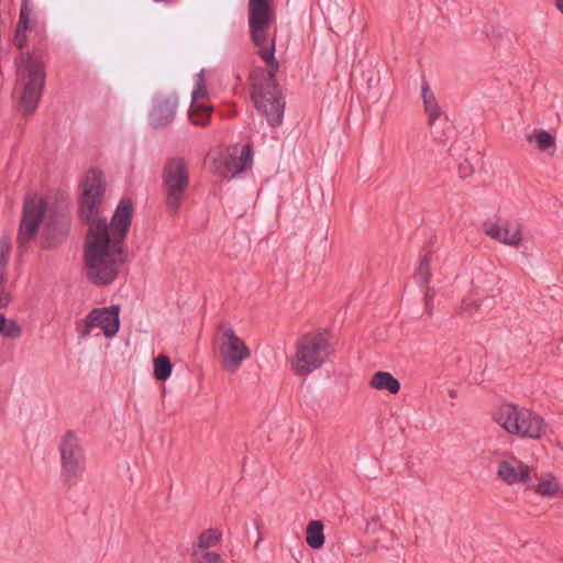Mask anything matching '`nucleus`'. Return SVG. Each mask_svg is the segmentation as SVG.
Segmentation results:
<instances>
[{"instance_id": "1", "label": "nucleus", "mask_w": 563, "mask_h": 563, "mask_svg": "<svg viewBox=\"0 0 563 563\" xmlns=\"http://www.w3.org/2000/svg\"><path fill=\"white\" fill-rule=\"evenodd\" d=\"M132 212V201L123 198L109 224L96 222L88 229L84 268L92 284L109 285L118 277L124 264V240L131 225Z\"/></svg>"}, {"instance_id": "2", "label": "nucleus", "mask_w": 563, "mask_h": 563, "mask_svg": "<svg viewBox=\"0 0 563 563\" xmlns=\"http://www.w3.org/2000/svg\"><path fill=\"white\" fill-rule=\"evenodd\" d=\"M276 45L272 41L269 45L256 47V54L267 66V75L264 81L253 85L251 99L256 110L266 119L272 128L279 126L285 111V99L276 80L279 63L275 56Z\"/></svg>"}, {"instance_id": "3", "label": "nucleus", "mask_w": 563, "mask_h": 563, "mask_svg": "<svg viewBox=\"0 0 563 563\" xmlns=\"http://www.w3.org/2000/svg\"><path fill=\"white\" fill-rule=\"evenodd\" d=\"M46 74L41 60L29 54L22 57L16 67V86L19 93L18 108L24 115L34 113L37 109Z\"/></svg>"}, {"instance_id": "4", "label": "nucleus", "mask_w": 563, "mask_h": 563, "mask_svg": "<svg viewBox=\"0 0 563 563\" xmlns=\"http://www.w3.org/2000/svg\"><path fill=\"white\" fill-rule=\"evenodd\" d=\"M493 419L508 433L540 439L545 422L538 413L512 404H503L493 413Z\"/></svg>"}, {"instance_id": "5", "label": "nucleus", "mask_w": 563, "mask_h": 563, "mask_svg": "<svg viewBox=\"0 0 563 563\" xmlns=\"http://www.w3.org/2000/svg\"><path fill=\"white\" fill-rule=\"evenodd\" d=\"M292 368L297 375H307L321 367L332 352L327 332L305 334L296 344Z\"/></svg>"}, {"instance_id": "6", "label": "nucleus", "mask_w": 563, "mask_h": 563, "mask_svg": "<svg viewBox=\"0 0 563 563\" xmlns=\"http://www.w3.org/2000/svg\"><path fill=\"white\" fill-rule=\"evenodd\" d=\"M163 187L165 189V205L173 216L178 213L183 198L189 185L188 167L184 158L168 159L163 169Z\"/></svg>"}, {"instance_id": "7", "label": "nucleus", "mask_w": 563, "mask_h": 563, "mask_svg": "<svg viewBox=\"0 0 563 563\" xmlns=\"http://www.w3.org/2000/svg\"><path fill=\"white\" fill-rule=\"evenodd\" d=\"M205 164L210 173L232 179L246 168V144L212 148L208 152Z\"/></svg>"}, {"instance_id": "8", "label": "nucleus", "mask_w": 563, "mask_h": 563, "mask_svg": "<svg viewBox=\"0 0 563 563\" xmlns=\"http://www.w3.org/2000/svg\"><path fill=\"white\" fill-rule=\"evenodd\" d=\"M214 354L223 371L235 373L246 357V345L227 323L219 325L214 339Z\"/></svg>"}, {"instance_id": "9", "label": "nucleus", "mask_w": 563, "mask_h": 563, "mask_svg": "<svg viewBox=\"0 0 563 563\" xmlns=\"http://www.w3.org/2000/svg\"><path fill=\"white\" fill-rule=\"evenodd\" d=\"M60 455V478L68 485H75L81 477L85 468V453L79 438L67 431L58 443Z\"/></svg>"}, {"instance_id": "10", "label": "nucleus", "mask_w": 563, "mask_h": 563, "mask_svg": "<svg viewBox=\"0 0 563 563\" xmlns=\"http://www.w3.org/2000/svg\"><path fill=\"white\" fill-rule=\"evenodd\" d=\"M81 196L79 199L80 218L90 225L96 222H106L99 219V209L106 194V180L100 170H89L81 181Z\"/></svg>"}, {"instance_id": "11", "label": "nucleus", "mask_w": 563, "mask_h": 563, "mask_svg": "<svg viewBox=\"0 0 563 563\" xmlns=\"http://www.w3.org/2000/svg\"><path fill=\"white\" fill-rule=\"evenodd\" d=\"M275 20L273 0H249V33L255 47H264L276 42L269 30Z\"/></svg>"}, {"instance_id": "12", "label": "nucleus", "mask_w": 563, "mask_h": 563, "mask_svg": "<svg viewBox=\"0 0 563 563\" xmlns=\"http://www.w3.org/2000/svg\"><path fill=\"white\" fill-rule=\"evenodd\" d=\"M45 211L46 202L41 196L34 194L25 197L16 238L19 247H25L35 239Z\"/></svg>"}, {"instance_id": "13", "label": "nucleus", "mask_w": 563, "mask_h": 563, "mask_svg": "<svg viewBox=\"0 0 563 563\" xmlns=\"http://www.w3.org/2000/svg\"><path fill=\"white\" fill-rule=\"evenodd\" d=\"M119 312V306L92 309L85 319L81 336L91 335L95 329H100L106 338L114 336L120 328Z\"/></svg>"}, {"instance_id": "14", "label": "nucleus", "mask_w": 563, "mask_h": 563, "mask_svg": "<svg viewBox=\"0 0 563 563\" xmlns=\"http://www.w3.org/2000/svg\"><path fill=\"white\" fill-rule=\"evenodd\" d=\"M484 232L492 239L510 246H518L523 240L521 227L517 222H494L483 223Z\"/></svg>"}, {"instance_id": "15", "label": "nucleus", "mask_w": 563, "mask_h": 563, "mask_svg": "<svg viewBox=\"0 0 563 563\" xmlns=\"http://www.w3.org/2000/svg\"><path fill=\"white\" fill-rule=\"evenodd\" d=\"M177 98L174 96L157 100L153 104L148 120L154 128H163L170 123L176 113Z\"/></svg>"}, {"instance_id": "16", "label": "nucleus", "mask_w": 563, "mask_h": 563, "mask_svg": "<svg viewBox=\"0 0 563 563\" xmlns=\"http://www.w3.org/2000/svg\"><path fill=\"white\" fill-rule=\"evenodd\" d=\"M498 476L507 484L528 483L530 482V468L522 462H518V466H514L508 461H503L498 466Z\"/></svg>"}, {"instance_id": "17", "label": "nucleus", "mask_w": 563, "mask_h": 563, "mask_svg": "<svg viewBox=\"0 0 563 563\" xmlns=\"http://www.w3.org/2000/svg\"><path fill=\"white\" fill-rule=\"evenodd\" d=\"M67 234L68 225L65 220L51 222L44 228L42 246L44 249H55L65 241Z\"/></svg>"}, {"instance_id": "18", "label": "nucleus", "mask_w": 563, "mask_h": 563, "mask_svg": "<svg viewBox=\"0 0 563 563\" xmlns=\"http://www.w3.org/2000/svg\"><path fill=\"white\" fill-rule=\"evenodd\" d=\"M369 385L378 390H388L390 394H397L401 387L400 382L396 377L384 371L376 372L372 376Z\"/></svg>"}, {"instance_id": "19", "label": "nucleus", "mask_w": 563, "mask_h": 563, "mask_svg": "<svg viewBox=\"0 0 563 563\" xmlns=\"http://www.w3.org/2000/svg\"><path fill=\"white\" fill-rule=\"evenodd\" d=\"M323 523L320 520H311L306 529V542L314 550L321 549L324 544L325 538L323 533Z\"/></svg>"}, {"instance_id": "20", "label": "nucleus", "mask_w": 563, "mask_h": 563, "mask_svg": "<svg viewBox=\"0 0 563 563\" xmlns=\"http://www.w3.org/2000/svg\"><path fill=\"white\" fill-rule=\"evenodd\" d=\"M422 100L424 111L429 117V122L430 124H432L435 121V119L440 117L441 111L433 92L430 90L428 82H424L422 85Z\"/></svg>"}, {"instance_id": "21", "label": "nucleus", "mask_w": 563, "mask_h": 563, "mask_svg": "<svg viewBox=\"0 0 563 563\" xmlns=\"http://www.w3.org/2000/svg\"><path fill=\"white\" fill-rule=\"evenodd\" d=\"M222 540V532L217 528H209L201 531L192 542L191 547L213 549Z\"/></svg>"}, {"instance_id": "22", "label": "nucleus", "mask_w": 563, "mask_h": 563, "mask_svg": "<svg viewBox=\"0 0 563 563\" xmlns=\"http://www.w3.org/2000/svg\"><path fill=\"white\" fill-rule=\"evenodd\" d=\"M192 563H222V555L210 548L191 547Z\"/></svg>"}, {"instance_id": "23", "label": "nucleus", "mask_w": 563, "mask_h": 563, "mask_svg": "<svg viewBox=\"0 0 563 563\" xmlns=\"http://www.w3.org/2000/svg\"><path fill=\"white\" fill-rule=\"evenodd\" d=\"M153 364L154 377L157 380H166L170 376L173 364L166 355H158L157 357L154 358Z\"/></svg>"}, {"instance_id": "24", "label": "nucleus", "mask_w": 563, "mask_h": 563, "mask_svg": "<svg viewBox=\"0 0 563 563\" xmlns=\"http://www.w3.org/2000/svg\"><path fill=\"white\" fill-rule=\"evenodd\" d=\"M0 334L10 339H18L22 334L20 324L13 319H7L0 313Z\"/></svg>"}, {"instance_id": "25", "label": "nucleus", "mask_w": 563, "mask_h": 563, "mask_svg": "<svg viewBox=\"0 0 563 563\" xmlns=\"http://www.w3.org/2000/svg\"><path fill=\"white\" fill-rule=\"evenodd\" d=\"M533 137L537 141L538 148L541 151H547L554 146V136L545 130H536L532 134L527 135L529 142H531Z\"/></svg>"}, {"instance_id": "26", "label": "nucleus", "mask_w": 563, "mask_h": 563, "mask_svg": "<svg viewBox=\"0 0 563 563\" xmlns=\"http://www.w3.org/2000/svg\"><path fill=\"white\" fill-rule=\"evenodd\" d=\"M415 280L420 287H426L430 280V260L423 255L419 260V265L415 274Z\"/></svg>"}, {"instance_id": "27", "label": "nucleus", "mask_w": 563, "mask_h": 563, "mask_svg": "<svg viewBox=\"0 0 563 563\" xmlns=\"http://www.w3.org/2000/svg\"><path fill=\"white\" fill-rule=\"evenodd\" d=\"M32 7L30 0H23L20 9L19 14V22L16 27H19V32H26L31 29V14H32Z\"/></svg>"}, {"instance_id": "28", "label": "nucleus", "mask_w": 563, "mask_h": 563, "mask_svg": "<svg viewBox=\"0 0 563 563\" xmlns=\"http://www.w3.org/2000/svg\"><path fill=\"white\" fill-rule=\"evenodd\" d=\"M210 108L191 104L189 119L196 125L205 126L208 122Z\"/></svg>"}, {"instance_id": "29", "label": "nucleus", "mask_w": 563, "mask_h": 563, "mask_svg": "<svg viewBox=\"0 0 563 563\" xmlns=\"http://www.w3.org/2000/svg\"><path fill=\"white\" fill-rule=\"evenodd\" d=\"M11 247L12 244L10 238L2 236L0 239V275H7Z\"/></svg>"}, {"instance_id": "30", "label": "nucleus", "mask_w": 563, "mask_h": 563, "mask_svg": "<svg viewBox=\"0 0 563 563\" xmlns=\"http://www.w3.org/2000/svg\"><path fill=\"white\" fill-rule=\"evenodd\" d=\"M482 305H483V299L481 297L479 291L476 288L472 295L465 297L462 300L461 309L465 312L473 313L474 311L479 310Z\"/></svg>"}, {"instance_id": "31", "label": "nucleus", "mask_w": 563, "mask_h": 563, "mask_svg": "<svg viewBox=\"0 0 563 563\" xmlns=\"http://www.w3.org/2000/svg\"><path fill=\"white\" fill-rule=\"evenodd\" d=\"M536 492L542 496H553L559 492V484L553 478L544 479L538 484Z\"/></svg>"}, {"instance_id": "32", "label": "nucleus", "mask_w": 563, "mask_h": 563, "mask_svg": "<svg viewBox=\"0 0 563 563\" xmlns=\"http://www.w3.org/2000/svg\"><path fill=\"white\" fill-rule=\"evenodd\" d=\"M205 95H206V80H205L203 70H201L197 75L196 88L194 89V91L191 93L194 103L196 102V100H198L199 98H202Z\"/></svg>"}, {"instance_id": "33", "label": "nucleus", "mask_w": 563, "mask_h": 563, "mask_svg": "<svg viewBox=\"0 0 563 563\" xmlns=\"http://www.w3.org/2000/svg\"><path fill=\"white\" fill-rule=\"evenodd\" d=\"M7 275H0V309L7 307L12 298L5 287Z\"/></svg>"}, {"instance_id": "34", "label": "nucleus", "mask_w": 563, "mask_h": 563, "mask_svg": "<svg viewBox=\"0 0 563 563\" xmlns=\"http://www.w3.org/2000/svg\"><path fill=\"white\" fill-rule=\"evenodd\" d=\"M383 529L384 526L382 525L380 517L378 515H374L369 519H367L365 527L366 533L375 534Z\"/></svg>"}, {"instance_id": "35", "label": "nucleus", "mask_w": 563, "mask_h": 563, "mask_svg": "<svg viewBox=\"0 0 563 563\" xmlns=\"http://www.w3.org/2000/svg\"><path fill=\"white\" fill-rule=\"evenodd\" d=\"M474 172V167L472 166V164L468 162V159H464L463 162H461L459 164V175L461 178H466L468 176H471Z\"/></svg>"}, {"instance_id": "36", "label": "nucleus", "mask_w": 563, "mask_h": 563, "mask_svg": "<svg viewBox=\"0 0 563 563\" xmlns=\"http://www.w3.org/2000/svg\"><path fill=\"white\" fill-rule=\"evenodd\" d=\"M26 43L25 32H19V27L15 30V45L22 49Z\"/></svg>"}, {"instance_id": "37", "label": "nucleus", "mask_w": 563, "mask_h": 563, "mask_svg": "<svg viewBox=\"0 0 563 563\" xmlns=\"http://www.w3.org/2000/svg\"><path fill=\"white\" fill-rule=\"evenodd\" d=\"M424 301H426V310L429 314H431L432 313V296L429 292H427L424 295Z\"/></svg>"}, {"instance_id": "38", "label": "nucleus", "mask_w": 563, "mask_h": 563, "mask_svg": "<svg viewBox=\"0 0 563 563\" xmlns=\"http://www.w3.org/2000/svg\"><path fill=\"white\" fill-rule=\"evenodd\" d=\"M380 548L388 549L389 545H380L379 541H375L371 548L373 551H378Z\"/></svg>"}, {"instance_id": "39", "label": "nucleus", "mask_w": 563, "mask_h": 563, "mask_svg": "<svg viewBox=\"0 0 563 563\" xmlns=\"http://www.w3.org/2000/svg\"><path fill=\"white\" fill-rule=\"evenodd\" d=\"M247 155H249V169H250L251 168V164H252V157H253V152H252V148H251L250 145H249Z\"/></svg>"}, {"instance_id": "40", "label": "nucleus", "mask_w": 563, "mask_h": 563, "mask_svg": "<svg viewBox=\"0 0 563 563\" xmlns=\"http://www.w3.org/2000/svg\"><path fill=\"white\" fill-rule=\"evenodd\" d=\"M262 539H263V538H262V536H261V532L258 531V538H257V540H256V542H255V544H254V549H255V550H257V549H258V547H260V542L262 541Z\"/></svg>"}, {"instance_id": "41", "label": "nucleus", "mask_w": 563, "mask_h": 563, "mask_svg": "<svg viewBox=\"0 0 563 563\" xmlns=\"http://www.w3.org/2000/svg\"><path fill=\"white\" fill-rule=\"evenodd\" d=\"M388 536H389L390 541H394L396 539V534L394 531H388Z\"/></svg>"}, {"instance_id": "42", "label": "nucleus", "mask_w": 563, "mask_h": 563, "mask_svg": "<svg viewBox=\"0 0 563 563\" xmlns=\"http://www.w3.org/2000/svg\"><path fill=\"white\" fill-rule=\"evenodd\" d=\"M450 396H451V397H455V391H454V390H451V391H450Z\"/></svg>"}]
</instances>
